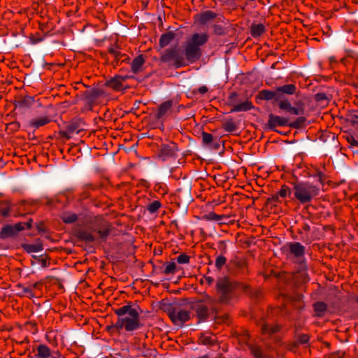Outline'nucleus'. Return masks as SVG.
Listing matches in <instances>:
<instances>
[{
	"mask_svg": "<svg viewBox=\"0 0 358 358\" xmlns=\"http://www.w3.org/2000/svg\"><path fill=\"white\" fill-rule=\"evenodd\" d=\"M114 312L118 316V320L114 325L107 327L108 331L113 329H124L127 331H134L142 327L138 308L131 304L123 306L115 309Z\"/></svg>",
	"mask_w": 358,
	"mask_h": 358,
	"instance_id": "f257e3e1",
	"label": "nucleus"
},
{
	"mask_svg": "<svg viewBox=\"0 0 358 358\" xmlns=\"http://www.w3.org/2000/svg\"><path fill=\"white\" fill-rule=\"evenodd\" d=\"M294 198L301 204L310 203L320 194L317 186L309 182H298L292 189Z\"/></svg>",
	"mask_w": 358,
	"mask_h": 358,
	"instance_id": "f03ea898",
	"label": "nucleus"
},
{
	"mask_svg": "<svg viewBox=\"0 0 358 358\" xmlns=\"http://www.w3.org/2000/svg\"><path fill=\"white\" fill-rule=\"evenodd\" d=\"M208 39L206 34H194L187 41L185 48V61L194 63L199 59L201 56L200 47L205 44Z\"/></svg>",
	"mask_w": 358,
	"mask_h": 358,
	"instance_id": "7ed1b4c3",
	"label": "nucleus"
},
{
	"mask_svg": "<svg viewBox=\"0 0 358 358\" xmlns=\"http://www.w3.org/2000/svg\"><path fill=\"white\" fill-rule=\"evenodd\" d=\"M161 60L169 63L176 69L187 64L182 53L177 47L165 50L161 55Z\"/></svg>",
	"mask_w": 358,
	"mask_h": 358,
	"instance_id": "20e7f679",
	"label": "nucleus"
},
{
	"mask_svg": "<svg viewBox=\"0 0 358 358\" xmlns=\"http://www.w3.org/2000/svg\"><path fill=\"white\" fill-rule=\"evenodd\" d=\"M234 289V285L227 277H220L216 282V290L219 299L222 303H227L231 298V294Z\"/></svg>",
	"mask_w": 358,
	"mask_h": 358,
	"instance_id": "39448f33",
	"label": "nucleus"
},
{
	"mask_svg": "<svg viewBox=\"0 0 358 358\" xmlns=\"http://www.w3.org/2000/svg\"><path fill=\"white\" fill-rule=\"evenodd\" d=\"M168 315L175 325L182 326L190 319V312L180 307H171L168 310Z\"/></svg>",
	"mask_w": 358,
	"mask_h": 358,
	"instance_id": "423d86ee",
	"label": "nucleus"
},
{
	"mask_svg": "<svg viewBox=\"0 0 358 358\" xmlns=\"http://www.w3.org/2000/svg\"><path fill=\"white\" fill-rule=\"evenodd\" d=\"M31 227V220L27 222H18L14 225L4 226L0 232V237L2 239L14 236L17 232L25 229H30Z\"/></svg>",
	"mask_w": 358,
	"mask_h": 358,
	"instance_id": "0eeeda50",
	"label": "nucleus"
},
{
	"mask_svg": "<svg viewBox=\"0 0 358 358\" xmlns=\"http://www.w3.org/2000/svg\"><path fill=\"white\" fill-rule=\"evenodd\" d=\"M62 353L58 350H52L45 344H39L36 347L34 358H61Z\"/></svg>",
	"mask_w": 358,
	"mask_h": 358,
	"instance_id": "6e6552de",
	"label": "nucleus"
},
{
	"mask_svg": "<svg viewBox=\"0 0 358 358\" xmlns=\"http://www.w3.org/2000/svg\"><path fill=\"white\" fill-rule=\"evenodd\" d=\"M283 251L293 255L296 259H301L305 255L306 248L299 242H292L283 247Z\"/></svg>",
	"mask_w": 358,
	"mask_h": 358,
	"instance_id": "1a4fd4ad",
	"label": "nucleus"
},
{
	"mask_svg": "<svg viewBox=\"0 0 358 358\" xmlns=\"http://www.w3.org/2000/svg\"><path fill=\"white\" fill-rule=\"evenodd\" d=\"M288 119L284 117H280L278 115H275L273 114H270L268 115V120L267 125L269 129H273L276 127H282L288 124Z\"/></svg>",
	"mask_w": 358,
	"mask_h": 358,
	"instance_id": "9d476101",
	"label": "nucleus"
},
{
	"mask_svg": "<svg viewBox=\"0 0 358 358\" xmlns=\"http://www.w3.org/2000/svg\"><path fill=\"white\" fill-rule=\"evenodd\" d=\"M193 309L196 312L199 322H203L208 318L210 308L206 305L197 302Z\"/></svg>",
	"mask_w": 358,
	"mask_h": 358,
	"instance_id": "9b49d317",
	"label": "nucleus"
},
{
	"mask_svg": "<svg viewBox=\"0 0 358 358\" xmlns=\"http://www.w3.org/2000/svg\"><path fill=\"white\" fill-rule=\"evenodd\" d=\"M257 98L261 100H272L275 99V101L280 100V96L278 95L277 90L271 91L264 90L259 92L257 95Z\"/></svg>",
	"mask_w": 358,
	"mask_h": 358,
	"instance_id": "f8f14e48",
	"label": "nucleus"
},
{
	"mask_svg": "<svg viewBox=\"0 0 358 358\" xmlns=\"http://www.w3.org/2000/svg\"><path fill=\"white\" fill-rule=\"evenodd\" d=\"M145 59L143 55H140L135 57L131 63V69L133 73H137L143 70Z\"/></svg>",
	"mask_w": 358,
	"mask_h": 358,
	"instance_id": "ddd939ff",
	"label": "nucleus"
},
{
	"mask_svg": "<svg viewBox=\"0 0 358 358\" xmlns=\"http://www.w3.org/2000/svg\"><path fill=\"white\" fill-rule=\"evenodd\" d=\"M50 122V119L47 116H41L33 118L29 122V126L34 129L43 127Z\"/></svg>",
	"mask_w": 358,
	"mask_h": 358,
	"instance_id": "4468645a",
	"label": "nucleus"
},
{
	"mask_svg": "<svg viewBox=\"0 0 358 358\" xmlns=\"http://www.w3.org/2000/svg\"><path fill=\"white\" fill-rule=\"evenodd\" d=\"M176 34L173 31H168L163 34L159 38V46L163 48L169 45L175 38Z\"/></svg>",
	"mask_w": 358,
	"mask_h": 358,
	"instance_id": "2eb2a0df",
	"label": "nucleus"
},
{
	"mask_svg": "<svg viewBox=\"0 0 358 358\" xmlns=\"http://www.w3.org/2000/svg\"><path fill=\"white\" fill-rule=\"evenodd\" d=\"M253 108V106L250 101L246 100L241 103H236L233 105L231 110V112L248 111Z\"/></svg>",
	"mask_w": 358,
	"mask_h": 358,
	"instance_id": "dca6fc26",
	"label": "nucleus"
},
{
	"mask_svg": "<svg viewBox=\"0 0 358 358\" xmlns=\"http://www.w3.org/2000/svg\"><path fill=\"white\" fill-rule=\"evenodd\" d=\"M277 93L278 96L282 97V94H286L289 95L294 94L296 92V86L293 84H288L280 86L276 89Z\"/></svg>",
	"mask_w": 358,
	"mask_h": 358,
	"instance_id": "f3484780",
	"label": "nucleus"
},
{
	"mask_svg": "<svg viewBox=\"0 0 358 358\" xmlns=\"http://www.w3.org/2000/svg\"><path fill=\"white\" fill-rule=\"evenodd\" d=\"M124 78L121 76L115 77L113 79L110 80L108 83L109 87H112L115 90H121L124 85L123 83L124 82Z\"/></svg>",
	"mask_w": 358,
	"mask_h": 358,
	"instance_id": "a211bd4d",
	"label": "nucleus"
},
{
	"mask_svg": "<svg viewBox=\"0 0 358 358\" xmlns=\"http://www.w3.org/2000/svg\"><path fill=\"white\" fill-rule=\"evenodd\" d=\"M215 17L216 14L215 13L211 10H207L199 15V21L201 24H206Z\"/></svg>",
	"mask_w": 358,
	"mask_h": 358,
	"instance_id": "6ab92c4d",
	"label": "nucleus"
},
{
	"mask_svg": "<svg viewBox=\"0 0 358 358\" xmlns=\"http://www.w3.org/2000/svg\"><path fill=\"white\" fill-rule=\"evenodd\" d=\"M61 218L64 223L71 224L78 220V216L72 212H64L62 213Z\"/></svg>",
	"mask_w": 358,
	"mask_h": 358,
	"instance_id": "aec40b11",
	"label": "nucleus"
},
{
	"mask_svg": "<svg viewBox=\"0 0 358 358\" xmlns=\"http://www.w3.org/2000/svg\"><path fill=\"white\" fill-rule=\"evenodd\" d=\"M265 31L263 24H253L251 26V35L253 37L260 36Z\"/></svg>",
	"mask_w": 358,
	"mask_h": 358,
	"instance_id": "412c9836",
	"label": "nucleus"
},
{
	"mask_svg": "<svg viewBox=\"0 0 358 358\" xmlns=\"http://www.w3.org/2000/svg\"><path fill=\"white\" fill-rule=\"evenodd\" d=\"M327 304L324 302H317L313 305L314 310L317 316H323L327 310Z\"/></svg>",
	"mask_w": 358,
	"mask_h": 358,
	"instance_id": "4be33fe9",
	"label": "nucleus"
},
{
	"mask_svg": "<svg viewBox=\"0 0 358 358\" xmlns=\"http://www.w3.org/2000/svg\"><path fill=\"white\" fill-rule=\"evenodd\" d=\"M217 300L213 297L206 294L203 296V298L198 301V303H202L204 305H206L210 310L214 309V306L215 305Z\"/></svg>",
	"mask_w": 358,
	"mask_h": 358,
	"instance_id": "5701e85b",
	"label": "nucleus"
},
{
	"mask_svg": "<svg viewBox=\"0 0 358 358\" xmlns=\"http://www.w3.org/2000/svg\"><path fill=\"white\" fill-rule=\"evenodd\" d=\"M77 237L80 239L83 240L86 242H92L94 241V236L87 231H80L77 233Z\"/></svg>",
	"mask_w": 358,
	"mask_h": 358,
	"instance_id": "b1692460",
	"label": "nucleus"
},
{
	"mask_svg": "<svg viewBox=\"0 0 358 358\" xmlns=\"http://www.w3.org/2000/svg\"><path fill=\"white\" fill-rule=\"evenodd\" d=\"M22 248L28 253L38 252L43 250V247L40 244H24Z\"/></svg>",
	"mask_w": 358,
	"mask_h": 358,
	"instance_id": "393cba45",
	"label": "nucleus"
},
{
	"mask_svg": "<svg viewBox=\"0 0 358 358\" xmlns=\"http://www.w3.org/2000/svg\"><path fill=\"white\" fill-rule=\"evenodd\" d=\"M203 218L209 221H216L219 223H223L222 220L224 218V215H220L214 212H210L203 216Z\"/></svg>",
	"mask_w": 358,
	"mask_h": 358,
	"instance_id": "a878e982",
	"label": "nucleus"
},
{
	"mask_svg": "<svg viewBox=\"0 0 358 358\" xmlns=\"http://www.w3.org/2000/svg\"><path fill=\"white\" fill-rule=\"evenodd\" d=\"M176 271V264L170 262L166 264L163 273L166 275L174 274Z\"/></svg>",
	"mask_w": 358,
	"mask_h": 358,
	"instance_id": "bb28decb",
	"label": "nucleus"
},
{
	"mask_svg": "<svg viewBox=\"0 0 358 358\" xmlns=\"http://www.w3.org/2000/svg\"><path fill=\"white\" fill-rule=\"evenodd\" d=\"M223 129L227 132H233L236 130L237 127L235 122L231 120H228L223 123Z\"/></svg>",
	"mask_w": 358,
	"mask_h": 358,
	"instance_id": "cd10ccee",
	"label": "nucleus"
},
{
	"mask_svg": "<svg viewBox=\"0 0 358 358\" xmlns=\"http://www.w3.org/2000/svg\"><path fill=\"white\" fill-rule=\"evenodd\" d=\"M171 106L172 103L170 101L162 103L159 108V115H164L171 108Z\"/></svg>",
	"mask_w": 358,
	"mask_h": 358,
	"instance_id": "c85d7f7f",
	"label": "nucleus"
},
{
	"mask_svg": "<svg viewBox=\"0 0 358 358\" xmlns=\"http://www.w3.org/2000/svg\"><path fill=\"white\" fill-rule=\"evenodd\" d=\"M262 332L264 334H273L279 330V327L278 326H270L268 324H264L263 325L262 328Z\"/></svg>",
	"mask_w": 358,
	"mask_h": 358,
	"instance_id": "c756f323",
	"label": "nucleus"
},
{
	"mask_svg": "<svg viewBox=\"0 0 358 358\" xmlns=\"http://www.w3.org/2000/svg\"><path fill=\"white\" fill-rule=\"evenodd\" d=\"M202 136V142L204 145H210L213 141V136L212 134L207 133V132H203L201 134Z\"/></svg>",
	"mask_w": 358,
	"mask_h": 358,
	"instance_id": "7c9ffc66",
	"label": "nucleus"
},
{
	"mask_svg": "<svg viewBox=\"0 0 358 358\" xmlns=\"http://www.w3.org/2000/svg\"><path fill=\"white\" fill-rule=\"evenodd\" d=\"M292 193L290 188L286 185H282L278 192V195L282 198H285L289 196Z\"/></svg>",
	"mask_w": 358,
	"mask_h": 358,
	"instance_id": "2f4dec72",
	"label": "nucleus"
},
{
	"mask_svg": "<svg viewBox=\"0 0 358 358\" xmlns=\"http://www.w3.org/2000/svg\"><path fill=\"white\" fill-rule=\"evenodd\" d=\"M161 207V203L159 201H154L148 206V210L150 213H156Z\"/></svg>",
	"mask_w": 358,
	"mask_h": 358,
	"instance_id": "473e14b6",
	"label": "nucleus"
},
{
	"mask_svg": "<svg viewBox=\"0 0 358 358\" xmlns=\"http://www.w3.org/2000/svg\"><path fill=\"white\" fill-rule=\"evenodd\" d=\"M226 262L227 259L224 256H217L215 259V266L217 268L221 269L222 267L226 264Z\"/></svg>",
	"mask_w": 358,
	"mask_h": 358,
	"instance_id": "72a5a7b5",
	"label": "nucleus"
},
{
	"mask_svg": "<svg viewBox=\"0 0 358 358\" xmlns=\"http://www.w3.org/2000/svg\"><path fill=\"white\" fill-rule=\"evenodd\" d=\"M252 354L255 358H264L262 350L257 346H252L250 348Z\"/></svg>",
	"mask_w": 358,
	"mask_h": 358,
	"instance_id": "f704fd0d",
	"label": "nucleus"
},
{
	"mask_svg": "<svg viewBox=\"0 0 358 358\" xmlns=\"http://www.w3.org/2000/svg\"><path fill=\"white\" fill-rule=\"evenodd\" d=\"M278 106L280 109L288 111L292 106L290 102L288 100H280Z\"/></svg>",
	"mask_w": 358,
	"mask_h": 358,
	"instance_id": "c9c22d12",
	"label": "nucleus"
},
{
	"mask_svg": "<svg viewBox=\"0 0 358 358\" xmlns=\"http://www.w3.org/2000/svg\"><path fill=\"white\" fill-rule=\"evenodd\" d=\"M176 260L179 264H188L189 262V257L185 254H181L177 257Z\"/></svg>",
	"mask_w": 358,
	"mask_h": 358,
	"instance_id": "e433bc0d",
	"label": "nucleus"
},
{
	"mask_svg": "<svg viewBox=\"0 0 358 358\" xmlns=\"http://www.w3.org/2000/svg\"><path fill=\"white\" fill-rule=\"evenodd\" d=\"M290 114L294 115H299L301 114H303V110L301 108H298L296 107L291 106L289 110L287 111Z\"/></svg>",
	"mask_w": 358,
	"mask_h": 358,
	"instance_id": "4c0bfd02",
	"label": "nucleus"
},
{
	"mask_svg": "<svg viewBox=\"0 0 358 358\" xmlns=\"http://www.w3.org/2000/svg\"><path fill=\"white\" fill-rule=\"evenodd\" d=\"M97 233L101 239H106L109 234V231L108 229L104 228L98 230Z\"/></svg>",
	"mask_w": 358,
	"mask_h": 358,
	"instance_id": "58836bf2",
	"label": "nucleus"
},
{
	"mask_svg": "<svg viewBox=\"0 0 358 358\" xmlns=\"http://www.w3.org/2000/svg\"><path fill=\"white\" fill-rule=\"evenodd\" d=\"M110 53L113 55V56L115 57L116 59L119 60L120 59L121 57H124V58L122 59V62H124L127 59H129V57L124 55H120V53H119L118 52L115 51V50H111L110 51Z\"/></svg>",
	"mask_w": 358,
	"mask_h": 358,
	"instance_id": "ea45409f",
	"label": "nucleus"
},
{
	"mask_svg": "<svg viewBox=\"0 0 358 358\" xmlns=\"http://www.w3.org/2000/svg\"><path fill=\"white\" fill-rule=\"evenodd\" d=\"M308 341H309V336L308 335L303 334V335L300 336L299 338V342L300 343L304 344V343H307Z\"/></svg>",
	"mask_w": 358,
	"mask_h": 358,
	"instance_id": "a19ab883",
	"label": "nucleus"
},
{
	"mask_svg": "<svg viewBox=\"0 0 358 358\" xmlns=\"http://www.w3.org/2000/svg\"><path fill=\"white\" fill-rule=\"evenodd\" d=\"M205 283L208 285H211L214 282V278L211 276H205L204 277Z\"/></svg>",
	"mask_w": 358,
	"mask_h": 358,
	"instance_id": "79ce46f5",
	"label": "nucleus"
},
{
	"mask_svg": "<svg viewBox=\"0 0 358 358\" xmlns=\"http://www.w3.org/2000/svg\"><path fill=\"white\" fill-rule=\"evenodd\" d=\"M1 214L6 217L9 215V208H1L0 209Z\"/></svg>",
	"mask_w": 358,
	"mask_h": 358,
	"instance_id": "37998d69",
	"label": "nucleus"
},
{
	"mask_svg": "<svg viewBox=\"0 0 358 358\" xmlns=\"http://www.w3.org/2000/svg\"><path fill=\"white\" fill-rule=\"evenodd\" d=\"M208 87L205 85L201 86L198 89V92L202 94L206 93L208 92Z\"/></svg>",
	"mask_w": 358,
	"mask_h": 358,
	"instance_id": "c03bdc74",
	"label": "nucleus"
},
{
	"mask_svg": "<svg viewBox=\"0 0 358 358\" xmlns=\"http://www.w3.org/2000/svg\"><path fill=\"white\" fill-rule=\"evenodd\" d=\"M202 341L204 344H212L213 343V341H212L211 338L209 336L204 337Z\"/></svg>",
	"mask_w": 358,
	"mask_h": 358,
	"instance_id": "a18cd8bd",
	"label": "nucleus"
},
{
	"mask_svg": "<svg viewBox=\"0 0 358 358\" xmlns=\"http://www.w3.org/2000/svg\"><path fill=\"white\" fill-rule=\"evenodd\" d=\"M350 143L352 145L358 146V141H357L354 138L352 139V141Z\"/></svg>",
	"mask_w": 358,
	"mask_h": 358,
	"instance_id": "49530a36",
	"label": "nucleus"
},
{
	"mask_svg": "<svg viewBox=\"0 0 358 358\" xmlns=\"http://www.w3.org/2000/svg\"><path fill=\"white\" fill-rule=\"evenodd\" d=\"M317 176L320 178V179L321 180L323 178V176H324V173L322 172H321V171H318L317 172Z\"/></svg>",
	"mask_w": 358,
	"mask_h": 358,
	"instance_id": "de8ad7c7",
	"label": "nucleus"
},
{
	"mask_svg": "<svg viewBox=\"0 0 358 358\" xmlns=\"http://www.w3.org/2000/svg\"><path fill=\"white\" fill-rule=\"evenodd\" d=\"M278 196H278V194H277L276 195L273 196L272 199H273L274 201H277V200H278Z\"/></svg>",
	"mask_w": 358,
	"mask_h": 358,
	"instance_id": "09e8293b",
	"label": "nucleus"
},
{
	"mask_svg": "<svg viewBox=\"0 0 358 358\" xmlns=\"http://www.w3.org/2000/svg\"><path fill=\"white\" fill-rule=\"evenodd\" d=\"M303 229L306 231H308V230H310V227L308 224H305L304 227H303Z\"/></svg>",
	"mask_w": 358,
	"mask_h": 358,
	"instance_id": "8fccbe9b",
	"label": "nucleus"
},
{
	"mask_svg": "<svg viewBox=\"0 0 358 358\" xmlns=\"http://www.w3.org/2000/svg\"><path fill=\"white\" fill-rule=\"evenodd\" d=\"M292 127H297L298 126V123L297 122H294V123H292L290 124Z\"/></svg>",
	"mask_w": 358,
	"mask_h": 358,
	"instance_id": "3c124183",
	"label": "nucleus"
},
{
	"mask_svg": "<svg viewBox=\"0 0 358 358\" xmlns=\"http://www.w3.org/2000/svg\"><path fill=\"white\" fill-rule=\"evenodd\" d=\"M303 118L300 117V118H298L297 122H301V121H303Z\"/></svg>",
	"mask_w": 358,
	"mask_h": 358,
	"instance_id": "603ef678",
	"label": "nucleus"
},
{
	"mask_svg": "<svg viewBox=\"0 0 358 358\" xmlns=\"http://www.w3.org/2000/svg\"><path fill=\"white\" fill-rule=\"evenodd\" d=\"M357 301H358V297H357Z\"/></svg>",
	"mask_w": 358,
	"mask_h": 358,
	"instance_id": "864d4df0",
	"label": "nucleus"
}]
</instances>
